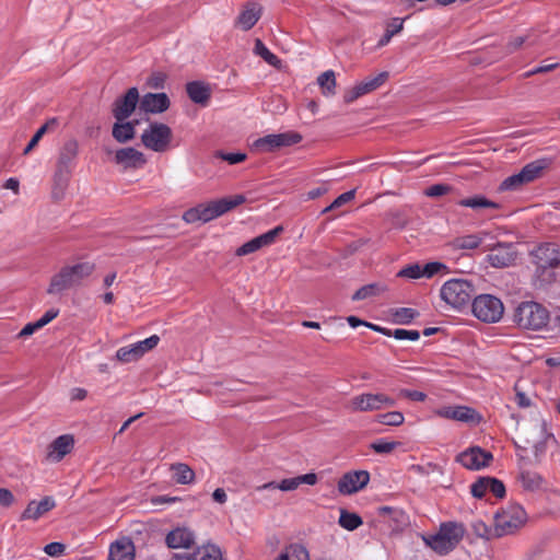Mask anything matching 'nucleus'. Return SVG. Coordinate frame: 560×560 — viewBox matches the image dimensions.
<instances>
[{"instance_id": "nucleus-27", "label": "nucleus", "mask_w": 560, "mask_h": 560, "mask_svg": "<svg viewBox=\"0 0 560 560\" xmlns=\"http://www.w3.org/2000/svg\"><path fill=\"white\" fill-rule=\"evenodd\" d=\"M108 560H135V545L128 538L113 542L109 547Z\"/></svg>"}, {"instance_id": "nucleus-26", "label": "nucleus", "mask_w": 560, "mask_h": 560, "mask_svg": "<svg viewBox=\"0 0 560 560\" xmlns=\"http://www.w3.org/2000/svg\"><path fill=\"white\" fill-rule=\"evenodd\" d=\"M115 161L117 164H122L126 168L141 167L147 162L142 152L130 147L117 150Z\"/></svg>"}, {"instance_id": "nucleus-17", "label": "nucleus", "mask_w": 560, "mask_h": 560, "mask_svg": "<svg viewBox=\"0 0 560 560\" xmlns=\"http://www.w3.org/2000/svg\"><path fill=\"white\" fill-rule=\"evenodd\" d=\"M370 481L366 470H354L345 474L338 481V491L341 494H352L362 490Z\"/></svg>"}, {"instance_id": "nucleus-6", "label": "nucleus", "mask_w": 560, "mask_h": 560, "mask_svg": "<svg viewBox=\"0 0 560 560\" xmlns=\"http://www.w3.org/2000/svg\"><path fill=\"white\" fill-rule=\"evenodd\" d=\"M474 294L472 284L464 279H452L441 288V298L456 310L468 306Z\"/></svg>"}, {"instance_id": "nucleus-58", "label": "nucleus", "mask_w": 560, "mask_h": 560, "mask_svg": "<svg viewBox=\"0 0 560 560\" xmlns=\"http://www.w3.org/2000/svg\"><path fill=\"white\" fill-rule=\"evenodd\" d=\"M66 546L61 542H49L45 546L44 551L50 557H60L63 555Z\"/></svg>"}, {"instance_id": "nucleus-2", "label": "nucleus", "mask_w": 560, "mask_h": 560, "mask_svg": "<svg viewBox=\"0 0 560 560\" xmlns=\"http://www.w3.org/2000/svg\"><path fill=\"white\" fill-rule=\"evenodd\" d=\"M94 270L95 265L90 261L65 266L51 278L47 292L49 294H57L79 287Z\"/></svg>"}, {"instance_id": "nucleus-35", "label": "nucleus", "mask_w": 560, "mask_h": 560, "mask_svg": "<svg viewBox=\"0 0 560 560\" xmlns=\"http://www.w3.org/2000/svg\"><path fill=\"white\" fill-rule=\"evenodd\" d=\"M277 560H310V555L304 546L291 544L285 547Z\"/></svg>"}, {"instance_id": "nucleus-5", "label": "nucleus", "mask_w": 560, "mask_h": 560, "mask_svg": "<svg viewBox=\"0 0 560 560\" xmlns=\"http://www.w3.org/2000/svg\"><path fill=\"white\" fill-rule=\"evenodd\" d=\"M513 320L520 328L540 330L549 322V312L537 302H522L515 308Z\"/></svg>"}, {"instance_id": "nucleus-61", "label": "nucleus", "mask_w": 560, "mask_h": 560, "mask_svg": "<svg viewBox=\"0 0 560 560\" xmlns=\"http://www.w3.org/2000/svg\"><path fill=\"white\" fill-rule=\"evenodd\" d=\"M165 74L162 73V72H156V73H153L149 79H148V85L152 89H163L164 88V83H165Z\"/></svg>"}, {"instance_id": "nucleus-63", "label": "nucleus", "mask_w": 560, "mask_h": 560, "mask_svg": "<svg viewBox=\"0 0 560 560\" xmlns=\"http://www.w3.org/2000/svg\"><path fill=\"white\" fill-rule=\"evenodd\" d=\"M14 502L13 493L7 488H0V504L3 506H10Z\"/></svg>"}, {"instance_id": "nucleus-55", "label": "nucleus", "mask_w": 560, "mask_h": 560, "mask_svg": "<svg viewBox=\"0 0 560 560\" xmlns=\"http://www.w3.org/2000/svg\"><path fill=\"white\" fill-rule=\"evenodd\" d=\"M447 267L439 261H432L428 262L424 266H422V276L424 278H432L436 273H439L441 270H445Z\"/></svg>"}, {"instance_id": "nucleus-47", "label": "nucleus", "mask_w": 560, "mask_h": 560, "mask_svg": "<svg viewBox=\"0 0 560 560\" xmlns=\"http://www.w3.org/2000/svg\"><path fill=\"white\" fill-rule=\"evenodd\" d=\"M160 341V337L158 335H152L149 338L136 342V349L143 357L148 351L154 349Z\"/></svg>"}, {"instance_id": "nucleus-62", "label": "nucleus", "mask_w": 560, "mask_h": 560, "mask_svg": "<svg viewBox=\"0 0 560 560\" xmlns=\"http://www.w3.org/2000/svg\"><path fill=\"white\" fill-rule=\"evenodd\" d=\"M59 314V310L57 308H50L45 314L36 320L38 326L40 328L45 327L47 324H49L52 319H55Z\"/></svg>"}, {"instance_id": "nucleus-20", "label": "nucleus", "mask_w": 560, "mask_h": 560, "mask_svg": "<svg viewBox=\"0 0 560 560\" xmlns=\"http://www.w3.org/2000/svg\"><path fill=\"white\" fill-rule=\"evenodd\" d=\"M262 7L255 1H248L243 5V9L235 21V26L243 31H249L255 26L261 18Z\"/></svg>"}, {"instance_id": "nucleus-22", "label": "nucleus", "mask_w": 560, "mask_h": 560, "mask_svg": "<svg viewBox=\"0 0 560 560\" xmlns=\"http://www.w3.org/2000/svg\"><path fill=\"white\" fill-rule=\"evenodd\" d=\"M74 445L72 435L63 434L55 439L48 446L47 459L52 463L60 462L71 452Z\"/></svg>"}, {"instance_id": "nucleus-21", "label": "nucleus", "mask_w": 560, "mask_h": 560, "mask_svg": "<svg viewBox=\"0 0 560 560\" xmlns=\"http://www.w3.org/2000/svg\"><path fill=\"white\" fill-rule=\"evenodd\" d=\"M317 480L318 478L316 474L308 472L298 477L283 479L280 482L270 481L262 485L259 489H279L281 491H292L295 490L302 483L314 486L317 482Z\"/></svg>"}, {"instance_id": "nucleus-50", "label": "nucleus", "mask_w": 560, "mask_h": 560, "mask_svg": "<svg viewBox=\"0 0 560 560\" xmlns=\"http://www.w3.org/2000/svg\"><path fill=\"white\" fill-rule=\"evenodd\" d=\"M51 125H56V119H51L49 120L48 122H46L45 125H43L36 132L35 135L32 137L31 141L28 142V144L26 145V148L24 149V154H27L37 143L38 141L42 139V137L47 132L48 128L51 126Z\"/></svg>"}, {"instance_id": "nucleus-23", "label": "nucleus", "mask_w": 560, "mask_h": 560, "mask_svg": "<svg viewBox=\"0 0 560 560\" xmlns=\"http://www.w3.org/2000/svg\"><path fill=\"white\" fill-rule=\"evenodd\" d=\"M56 506V501L52 497H44L40 501L32 500L28 502L26 509L22 512L20 520L37 521L45 513L49 512Z\"/></svg>"}, {"instance_id": "nucleus-40", "label": "nucleus", "mask_w": 560, "mask_h": 560, "mask_svg": "<svg viewBox=\"0 0 560 560\" xmlns=\"http://www.w3.org/2000/svg\"><path fill=\"white\" fill-rule=\"evenodd\" d=\"M382 291H384V288L381 287L378 283H370V284L363 285L359 290H357L354 292V294L352 295V300L353 301L365 300L368 298L377 295Z\"/></svg>"}, {"instance_id": "nucleus-29", "label": "nucleus", "mask_w": 560, "mask_h": 560, "mask_svg": "<svg viewBox=\"0 0 560 560\" xmlns=\"http://www.w3.org/2000/svg\"><path fill=\"white\" fill-rule=\"evenodd\" d=\"M138 120L116 121L113 126L112 135L119 143H126L135 138Z\"/></svg>"}, {"instance_id": "nucleus-30", "label": "nucleus", "mask_w": 560, "mask_h": 560, "mask_svg": "<svg viewBox=\"0 0 560 560\" xmlns=\"http://www.w3.org/2000/svg\"><path fill=\"white\" fill-rule=\"evenodd\" d=\"M552 164V159L541 158L527 163L521 171L528 183L534 182L542 175V172Z\"/></svg>"}, {"instance_id": "nucleus-48", "label": "nucleus", "mask_w": 560, "mask_h": 560, "mask_svg": "<svg viewBox=\"0 0 560 560\" xmlns=\"http://www.w3.org/2000/svg\"><path fill=\"white\" fill-rule=\"evenodd\" d=\"M399 443L378 439L371 444V448L378 454H389Z\"/></svg>"}, {"instance_id": "nucleus-57", "label": "nucleus", "mask_w": 560, "mask_h": 560, "mask_svg": "<svg viewBox=\"0 0 560 560\" xmlns=\"http://www.w3.org/2000/svg\"><path fill=\"white\" fill-rule=\"evenodd\" d=\"M404 21L405 19L400 18H393L386 22L385 30L392 35L395 36L396 34L400 33L404 28Z\"/></svg>"}, {"instance_id": "nucleus-43", "label": "nucleus", "mask_w": 560, "mask_h": 560, "mask_svg": "<svg viewBox=\"0 0 560 560\" xmlns=\"http://www.w3.org/2000/svg\"><path fill=\"white\" fill-rule=\"evenodd\" d=\"M254 51L271 66L280 63V59L272 54L260 39H256Z\"/></svg>"}, {"instance_id": "nucleus-38", "label": "nucleus", "mask_w": 560, "mask_h": 560, "mask_svg": "<svg viewBox=\"0 0 560 560\" xmlns=\"http://www.w3.org/2000/svg\"><path fill=\"white\" fill-rule=\"evenodd\" d=\"M362 518L357 513L348 512L347 510L340 511L339 525L347 530H354L362 525Z\"/></svg>"}, {"instance_id": "nucleus-36", "label": "nucleus", "mask_w": 560, "mask_h": 560, "mask_svg": "<svg viewBox=\"0 0 560 560\" xmlns=\"http://www.w3.org/2000/svg\"><path fill=\"white\" fill-rule=\"evenodd\" d=\"M317 83L322 89L323 95L332 96L336 94V77L332 70L323 72L317 78Z\"/></svg>"}, {"instance_id": "nucleus-54", "label": "nucleus", "mask_w": 560, "mask_h": 560, "mask_svg": "<svg viewBox=\"0 0 560 560\" xmlns=\"http://www.w3.org/2000/svg\"><path fill=\"white\" fill-rule=\"evenodd\" d=\"M487 488H488V492H491L498 499H502L505 495L504 483L494 477H489V482H488Z\"/></svg>"}, {"instance_id": "nucleus-52", "label": "nucleus", "mask_w": 560, "mask_h": 560, "mask_svg": "<svg viewBox=\"0 0 560 560\" xmlns=\"http://www.w3.org/2000/svg\"><path fill=\"white\" fill-rule=\"evenodd\" d=\"M398 277L408 278V279H419L422 276V266L419 264L408 265L402 268L398 273Z\"/></svg>"}, {"instance_id": "nucleus-59", "label": "nucleus", "mask_w": 560, "mask_h": 560, "mask_svg": "<svg viewBox=\"0 0 560 560\" xmlns=\"http://www.w3.org/2000/svg\"><path fill=\"white\" fill-rule=\"evenodd\" d=\"M399 396L408 398L413 401H424L427 399L425 393L407 388L400 389Z\"/></svg>"}, {"instance_id": "nucleus-28", "label": "nucleus", "mask_w": 560, "mask_h": 560, "mask_svg": "<svg viewBox=\"0 0 560 560\" xmlns=\"http://www.w3.org/2000/svg\"><path fill=\"white\" fill-rule=\"evenodd\" d=\"M195 535L188 528L177 527L166 536V545L172 549L190 548L194 544Z\"/></svg>"}, {"instance_id": "nucleus-1", "label": "nucleus", "mask_w": 560, "mask_h": 560, "mask_svg": "<svg viewBox=\"0 0 560 560\" xmlns=\"http://www.w3.org/2000/svg\"><path fill=\"white\" fill-rule=\"evenodd\" d=\"M245 200V196L234 195L219 200H212L208 203H199L186 210L183 214V219L187 223H206L244 203Z\"/></svg>"}, {"instance_id": "nucleus-41", "label": "nucleus", "mask_w": 560, "mask_h": 560, "mask_svg": "<svg viewBox=\"0 0 560 560\" xmlns=\"http://www.w3.org/2000/svg\"><path fill=\"white\" fill-rule=\"evenodd\" d=\"M116 358L122 363H129L139 360L141 355L136 349V345L132 343L130 346L119 348L116 351Z\"/></svg>"}, {"instance_id": "nucleus-8", "label": "nucleus", "mask_w": 560, "mask_h": 560, "mask_svg": "<svg viewBox=\"0 0 560 560\" xmlns=\"http://www.w3.org/2000/svg\"><path fill=\"white\" fill-rule=\"evenodd\" d=\"M527 514L525 510L514 504L495 514L494 530L497 536L510 535L516 532L526 522Z\"/></svg>"}, {"instance_id": "nucleus-44", "label": "nucleus", "mask_w": 560, "mask_h": 560, "mask_svg": "<svg viewBox=\"0 0 560 560\" xmlns=\"http://www.w3.org/2000/svg\"><path fill=\"white\" fill-rule=\"evenodd\" d=\"M418 316L419 312L410 307H400L394 313L395 322L400 325H408Z\"/></svg>"}, {"instance_id": "nucleus-24", "label": "nucleus", "mask_w": 560, "mask_h": 560, "mask_svg": "<svg viewBox=\"0 0 560 560\" xmlns=\"http://www.w3.org/2000/svg\"><path fill=\"white\" fill-rule=\"evenodd\" d=\"M186 93L192 103L206 107L210 102L212 90L210 84L196 80L186 84Z\"/></svg>"}, {"instance_id": "nucleus-7", "label": "nucleus", "mask_w": 560, "mask_h": 560, "mask_svg": "<svg viewBox=\"0 0 560 560\" xmlns=\"http://www.w3.org/2000/svg\"><path fill=\"white\" fill-rule=\"evenodd\" d=\"M472 314L485 323H497L504 313V306L500 299L491 294H481L471 303Z\"/></svg>"}, {"instance_id": "nucleus-33", "label": "nucleus", "mask_w": 560, "mask_h": 560, "mask_svg": "<svg viewBox=\"0 0 560 560\" xmlns=\"http://www.w3.org/2000/svg\"><path fill=\"white\" fill-rule=\"evenodd\" d=\"M378 515L388 517L394 522V528H401L408 524V516L401 509L392 506L378 508Z\"/></svg>"}, {"instance_id": "nucleus-15", "label": "nucleus", "mask_w": 560, "mask_h": 560, "mask_svg": "<svg viewBox=\"0 0 560 560\" xmlns=\"http://www.w3.org/2000/svg\"><path fill=\"white\" fill-rule=\"evenodd\" d=\"M533 256L538 268H557L560 266V246L556 243L540 244L534 252Z\"/></svg>"}, {"instance_id": "nucleus-45", "label": "nucleus", "mask_w": 560, "mask_h": 560, "mask_svg": "<svg viewBox=\"0 0 560 560\" xmlns=\"http://www.w3.org/2000/svg\"><path fill=\"white\" fill-rule=\"evenodd\" d=\"M482 238L477 234L465 235L455 240V246L459 249H476L481 244Z\"/></svg>"}, {"instance_id": "nucleus-9", "label": "nucleus", "mask_w": 560, "mask_h": 560, "mask_svg": "<svg viewBox=\"0 0 560 560\" xmlns=\"http://www.w3.org/2000/svg\"><path fill=\"white\" fill-rule=\"evenodd\" d=\"M172 140V129L162 122H152L141 135V141L147 149L164 152Z\"/></svg>"}, {"instance_id": "nucleus-51", "label": "nucleus", "mask_w": 560, "mask_h": 560, "mask_svg": "<svg viewBox=\"0 0 560 560\" xmlns=\"http://www.w3.org/2000/svg\"><path fill=\"white\" fill-rule=\"evenodd\" d=\"M452 189H453V187L447 184H434V185L429 186L424 190V195L427 197L436 198V197H441V196H444V195L451 192Z\"/></svg>"}, {"instance_id": "nucleus-25", "label": "nucleus", "mask_w": 560, "mask_h": 560, "mask_svg": "<svg viewBox=\"0 0 560 560\" xmlns=\"http://www.w3.org/2000/svg\"><path fill=\"white\" fill-rule=\"evenodd\" d=\"M170 105V98L165 93H147L140 101L141 109L152 114L163 113Z\"/></svg>"}, {"instance_id": "nucleus-42", "label": "nucleus", "mask_w": 560, "mask_h": 560, "mask_svg": "<svg viewBox=\"0 0 560 560\" xmlns=\"http://www.w3.org/2000/svg\"><path fill=\"white\" fill-rule=\"evenodd\" d=\"M376 421L384 425L398 427L404 423L405 417L400 411H389L378 415Z\"/></svg>"}, {"instance_id": "nucleus-18", "label": "nucleus", "mask_w": 560, "mask_h": 560, "mask_svg": "<svg viewBox=\"0 0 560 560\" xmlns=\"http://www.w3.org/2000/svg\"><path fill=\"white\" fill-rule=\"evenodd\" d=\"M438 415L445 419L456 420L465 423L478 424L481 416L476 409L468 406H447L438 410Z\"/></svg>"}, {"instance_id": "nucleus-31", "label": "nucleus", "mask_w": 560, "mask_h": 560, "mask_svg": "<svg viewBox=\"0 0 560 560\" xmlns=\"http://www.w3.org/2000/svg\"><path fill=\"white\" fill-rule=\"evenodd\" d=\"M460 207L471 208L472 210L479 211L481 209H498L499 205L483 195H475L468 198H463L457 202Z\"/></svg>"}, {"instance_id": "nucleus-32", "label": "nucleus", "mask_w": 560, "mask_h": 560, "mask_svg": "<svg viewBox=\"0 0 560 560\" xmlns=\"http://www.w3.org/2000/svg\"><path fill=\"white\" fill-rule=\"evenodd\" d=\"M518 480L526 491H537L544 483V478L538 472L532 470H521Z\"/></svg>"}, {"instance_id": "nucleus-14", "label": "nucleus", "mask_w": 560, "mask_h": 560, "mask_svg": "<svg viewBox=\"0 0 560 560\" xmlns=\"http://www.w3.org/2000/svg\"><path fill=\"white\" fill-rule=\"evenodd\" d=\"M492 459V454L479 446H472L462 452L457 457V460L464 467L470 470H479L481 468H485L490 464Z\"/></svg>"}, {"instance_id": "nucleus-64", "label": "nucleus", "mask_w": 560, "mask_h": 560, "mask_svg": "<svg viewBox=\"0 0 560 560\" xmlns=\"http://www.w3.org/2000/svg\"><path fill=\"white\" fill-rule=\"evenodd\" d=\"M39 329H42V328L38 326L37 322L28 323L18 334V337H20V338L28 337V336L33 335L35 331H37Z\"/></svg>"}, {"instance_id": "nucleus-37", "label": "nucleus", "mask_w": 560, "mask_h": 560, "mask_svg": "<svg viewBox=\"0 0 560 560\" xmlns=\"http://www.w3.org/2000/svg\"><path fill=\"white\" fill-rule=\"evenodd\" d=\"M190 558L191 560H221L222 553L215 545H206L198 548Z\"/></svg>"}, {"instance_id": "nucleus-19", "label": "nucleus", "mask_w": 560, "mask_h": 560, "mask_svg": "<svg viewBox=\"0 0 560 560\" xmlns=\"http://www.w3.org/2000/svg\"><path fill=\"white\" fill-rule=\"evenodd\" d=\"M387 78H388L387 72H381L373 78L365 79L364 81L358 83L355 86H353L352 89L348 90L345 93V95H343L345 102L352 103L360 96L365 95V94L376 90L377 88H380L382 84L385 83Z\"/></svg>"}, {"instance_id": "nucleus-12", "label": "nucleus", "mask_w": 560, "mask_h": 560, "mask_svg": "<svg viewBox=\"0 0 560 560\" xmlns=\"http://www.w3.org/2000/svg\"><path fill=\"white\" fill-rule=\"evenodd\" d=\"M489 250L487 261L494 268L510 267L517 257V252L512 243H497Z\"/></svg>"}, {"instance_id": "nucleus-53", "label": "nucleus", "mask_w": 560, "mask_h": 560, "mask_svg": "<svg viewBox=\"0 0 560 560\" xmlns=\"http://www.w3.org/2000/svg\"><path fill=\"white\" fill-rule=\"evenodd\" d=\"M215 156L220 158L221 160L228 162L231 165L242 163L247 158L246 154L242 153V152H230V153H226V152H223V151H218L215 153Z\"/></svg>"}, {"instance_id": "nucleus-49", "label": "nucleus", "mask_w": 560, "mask_h": 560, "mask_svg": "<svg viewBox=\"0 0 560 560\" xmlns=\"http://www.w3.org/2000/svg\"><path fill=\"white\" fill-rule=\"evenodd\" d=\"M355 196V190H349L341 195H339L328 207H326L322 212L326 213L332 209H337L347 202L351 201Z\"/></svg>"}, {"instance_id": "nucleus-13", "label": "nucleus", "mask_w": 560, "mask_h": 560, "mask_svg": "<svg viewBox=\"0 0 560 560\" xmlns=\"http://www.w3.org/2000/svg\"><path fill=\"white\" fill-rule=\"evenodd\" d=\"M139 103V91L137 88H130L124 96L115 100L112 113L117 121L126 120L136 109Z\"/></svg>"}, {"instance_id": "nucleus-16", "label": "nucleus", "mask_w": 560, "mask_h": 560, "mask_svg": "<svg viewBox=\"0 0 560 560\" xmlns=\"http://www.w3.org/2000/svg\"><path fill=\"white\" fill-rule=\"evenodd\" d=\"M283 228L278 225L266 233H262L250 241L244 243L236 249L237 256H246L248 254L255 253L258 249L270 246L276 242V238L282 233Z\"/></svg>"}, {"instance_id": "nucleus-10", "label": "nucleus", "mask_w": 560, "mask_h": 560, "mask_svg": "<svg viewBox=\"0 0 560 560\" xmlns=\"http://www.w3.org/2000/svg\"><path fill=\"white\" fill-rule=\"evenodd\" d=\"M396 400L383 393H363L351 398L350 406L353 411L369 412L395 406Z\"/></svg>"}, {"instance_id": "nucleus-39", "label": "nucleus", "mask_w": 560, "mask_h": 560, "mask_svg": "<svg viewBox=\"0 0 560 560\" xmlns=\"http://www.w3.org/2000/svg\"><path fill=\"white\" fill-rule=\"evenodd\" d=\"M528 184L526 177L524 176L523 172L520 171L516 174H513L509 177H506L501 184L499 189L502 191L506 190H518L523 185Z\"/></svg>"}, {"instance_id": "nucleus-3", "label": "nucleus", "mask_w": 560, "mask_h": 560, "mask_svg": "<svg viewBox=\"0 0 560 560\" xmlns=\"http://www.w3.org/2000/svg\"><path fill=\"white\" fill-rule=\"evenodd\" d=\"M465 535V527L460 523L446 522L440 525L434 535L423 537L424 542L439 555H447L459 544Z\"/></svg>"}, {"instance_id": "nucleus-11", "label": "nucleus", "mask_w": 560, "mask_h": 560, "mask_svg": "<svg viewBox=\"0 0 560 560\" xmlns=\"http://www.w3.org/2000/svg\"><path fill=\"white\" fill-rule=\"evenodd\" d=\"M301 140L302 136L295 131L271 133L257 139L254 148L259 152H273L280 148L298 144Z\"/></svg>"}, {"instance_id": "nucleus-4", "label": "nucleus", "mask_w": 560, "mask_h": 560, "mask_svg": "<svg viewBox=\"0 0 560 560\" xmlns=\"http://www.w3.org/2000/svg\"><path fill=\"white\" fill-rule=\"evenodd\" d=\"M79 154V142L75 139L67 140L59 149L54 174V182L57 188L63 190L77 165Z\"/></svg>"}, {"instance_id": "nucleus-34", "label": "nucleus", "mask_w": 560, "mask_h": 560, "mask_svg": "<svg viewBox=\"0 0 560 560\" xmlns=\"http://www.w3.org/2000/svg\"><path fill=\"white\" fill-rule=\"evenodd\" d=\"M171 470L174 472L173 479L179 485H189L195 479L194 470L186 464L176 463L171 466Z\"/></svg>"}, {"instance_id": "nucleus-46", "label": "nucleus", "mask_w": 560, "mask_h": 560, "mask_svg": "<svg viewBox=\"0 0 560 560\" xmlns=\"http://www.w3.org/2000/svg\"><path fill=\"white\" fill-rule=\"evenodd\" d=\"M488 482H489V476L487 477H479L471 486H470V492L472 497L477 499H482L486 493L488 492Z\"/></svg>"}, {"instance_id": "nucleus-60", "label": "nucleus", "mask_w": 560, "mask_h": 560, "mask_svg": "<svg viewBox=\"0 0 560 560\" xmlns=\"http://www.w3.org/2000/svg\"><path fill=\"white\" fill-rule=\"evenodd\" d=\"M559 65L557 62L555 63H546L544 62L542 65L527 71L524 77L525 78H529L534 74H538V73H545V72H549V71H552L555 70Z\"/></svg>"}, {"instance_id": "nucleus-56", "label": "nucleus", "mask_w": 560, "mask_h": 560, "mask_svg": "<svg viewBox=\"0 0 560 560\" xmlns=\"http://www.w3.org/2000/svg\"><path fill=\"white\" fill-rule=\"evenodd\" d=\"M393 337L398 340L416 341L420 338V332L418 330L397 328L393 331Z\"/></svg>"}]
</instances>
